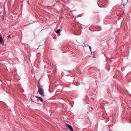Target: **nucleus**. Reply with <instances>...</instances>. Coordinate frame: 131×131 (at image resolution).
I'll use <instances>...</instances> for the list:
<instances>
[{"mask_svg": "<svg viewBox=\"0 0 131 131\" xmlns=\"http://www.w3.org/2000/svg\"><path fill=\"white\" fill-rule=\"evenodd\" d=\"M66 126L67 128H68L71 131H73V129L71 125L68 124H67Z\"/></svg>", "mask_w": 131, "mask_h": 131, "instance_id": "2", "label": "nucleus"}, {"mask_svg": "<svg viewBox=\"0 0 131 131\" xmlns=\"http://www.w3.org/2000/svg\"><path fill=\"white\" fill-rule=\"evenodd\" d=\"M38 91L39 94L43 96L44 93L43 91V89L41 88L40 86H38Z\"/></svg>", "mask_w": 131, "mask_h": 131, "instance_id": "1", "label": "nucleus"}, {"mask_svg": "<svg viewBox=\"0 0 131 131\" xmlns=\"http://www.w3.org/2000/svg\"><path fill=\"white\" fill-rule=\"evenodd\" d=\"M38 99H39V100L40 101H41V102H42L43 101V99H42V98H41V97H38Z\"/></svg>", "mask_w": 131, "mask_h": 131, "instance_id": "5", "label": "nucleus"}, {"mask_svg": "<svg viewBox=\"0 0 131 131\" xmlns=\"http://www.w3.org/2000/svg\"><path fill=\"white\" fill-rule=\"evenodd\" d=\"M121 19L120 17H118V19L119 20Z\"/></svg>", "mask_w": 131, "mask_h": 131, "instance_id": "8", "label": "nucleus"}, {"mask_svg": "<svg viewBox=\"0 0 131 131\" xmlns=\"http://www.w3.org/2000/svg\"><path fill=\"white\" fill-rule=\"evenodd\" d=\"M89 49H90V50H91V47H90V46H89Z\"/></svg>", "mask_w": 131, "mask_h": 131, "instance_id": "7", "label": "nucleus"}, {"mask_svg": "<svg viewBox=\"0 0 131 131\" xmlns=\"http://www.w3.org/2000/svg\"><path fill=\"white\" fill-rule=\"evenodd\" d=\"M77 84V83L75 84V85H78V84Z\"/></svg>", "mask_w": 131, "mask_h": 131, "instance_id": "9", "label": "nucleus"}, {"mask_svg": "<svg viewBox=\"0 0 131 131\" xmlns=\"http://www.w3.org/2000/svg\"><path fill=\"white\" fill-rule=\"evenodd\" d=\"M124 1L125 3L123 4V5H125L128 2V0H124Z\"/></svg>", "mask_w": 131, "mask_h": 131, "instance_id": "4", "label": "nucleus"}, {"mask_svg": "<svg viewBox=\"0 0 131 131\" xmlns=\"http://www.w3.org/2000/svg\"><path fill=\"white\" fill-rule=\"evenodd\" d=\"M3 42V40L2 38L0 36V44H2Z\"/></svg>", "mask_w": 131, "mask_h": 131, "instance_id": "3", "label": "nucleus"}, {"mask_svg": "<svg viewBox=\"0 0 131 131\" xmlns=\"http://www.w3.org/2000/svg\"><path fill=\"white\" fill-rule=\"evenodd\" d=\"M60 30L59 29H58L56 31V33L58 34H59L60 32Z\"/></svg>", "mask_w": 131, "mask_h": 131, "instance_id": "6", "label": "nucleus"}]
</instances>
